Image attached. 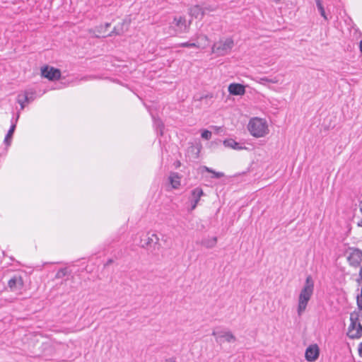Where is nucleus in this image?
<instances>
[{
  "mask_svg": "<svg viewBox=\"0 0 362 362\" xmlns=\"http://www.w3.org/2000/svg\"><path fill=\"white\" fill-rule=\"evenodd\" d=\"M141 247L146 248L153 255H157V252L160 250V244L159 243V238L155 233H148L144 239H141Z\"/></svg>",
  "mask_w": 362,
  "mask_h": 362,
  "instance_id": "20e7f679",
  "label": "nucleus"
},
{
  "mask_svg": "<svg viewBox=\"0 0 362 362\" xmlns=\"http://www.w3.org/2000/svg\"><path fill=\"white\" fill-rule=\"evenodd\" d=\"M174 23L177 27H178L181 30H187V28L189 26V24L191 22L189 23V24H187V21L185 17L180 16V17H175L174 18Z\"/></svg>",
  "mask_w": 362,
  "mask_h": 362,
  "instance_id": "2eb2a0df",
  "label": "nucleus"
},
{
  "mask_svg": "<svg viewBox=\"0 0 362 362\" xmlns=\"http://www.w3.org/2000/svg\"><path fill=\"white\" fill-rule=\"evenodd\" d=\"M202 170L207 172V173H212L213 175H212V178H216V179H218V178H221L222 177L224 176V174L223 173H221V172H216L214 171V170H212L211 168H209V167H206V166H203L202 167Z\"/></svg>",
  "mask_w": 362,
  "mask_h": 362,
  "instance_id": "aec40b11",
  "label": "nucleus"
},
{
  "mask_svg": "<svg viewBox=\"0 0 362 362\" xmlns=\"http://www.w3.org/2000/svg\"><path fill=\"white\" fill-rule=\"evenodd\" d=\"M359 49L361 52L362 53V40H361L359 42Z\"/></svg>",
  "mask_w": 362,
  "mask_h": 362,
  "instance_id": "f704fd0d",
  "label": "nucleus"
},
{
  "mask_svg": "<svg viewBox=\"0 0 362 362\" xmlns=\"http://www.w3.org/2000/svg\"><path fill=\"white\" fill-rule=\"evenodd\" d=\"M15 129H16V124H12L9 130L8 131V133L6 135V137L4 139V143L6 144V145L7 146H9L10 144H11V138L13 136V132L15 131Z\"/></svg>",
  "mask_w": 362,
  "mask_h": 362,
  "instance_id": "6ab92c4d",
  "label": "nucleus"
},
{
  "mask_svg": "<svg viewBox=\"0 0 362 362\" xmlns=\"http://www.w3.org/2000/svg\"><path fill=\"white\" fill-rule=\"evenodd\" d=\"M66 272H67V269L66 268L61 269H59L57 272V273L56 274V277L57 278H62V277L64 276L66 274Z\"/></svg>",
  "mask_w": 362,
  "mask_h": 362,
  "instance_id": "393cba45",
  "label": "nucleus"
},
{
  "mask_svg": "<svg viewBox=\"0 0 362 362\" xmlns=\"http://www.w3.org/2000/svg\"><path fill=\"white\" fill-rule=\"evenodd\" d=\"M175 165L176 168H179L180 166L181 163L179 160H177L175 163Z\"/></svg>",
  "mask_w": 362,
  "mask_h": 362,
  "instance_id": "473e14b6",
  "label": "nucleus"
},
{
  "mask_svg": "<svg viewBox=\"0 0 362 362\" xmlns=\"http://www.w3.org/2000/svg\"><path fill=\"white\" fill-rule=\"evenodd\" d=\"M314 291V282L311 276H308L305 284L298 296L297 313L301 316L306 310L308 303L311 298Z\"/></svg>",
  "mask_w": 362,
  "mask_h": 362,
  "instance_id": "f257e3e1",
  "label": "nucleus"
},
{
  "mask_svg": "<svg viewBox=\"0 0 362 362\" xmlns=\"http://www.w3.org/2000/svg\"><path fill=\"white\" fill-rule=\"evenodd\" d=\"M113 262V259H109L106 263L105 264V267H107L109 265H110Z\"/></svg>",
  "mask_w": 362,
  "mask_h": 362,
  "instance_id": "2f4dec72",
  "label": "nucleus"
},
{
  "mask_svg": "<svg viewBox=\"0 0 362 362\" xmlns=\"http://www.w3.org/2000/svg\"><path fill=\"white\" fill-rule=\"evenodd\" d=\"M248 130L257 138L265 136L269 132L267 122L260 118L252 119L248 124Z\"/></svg>",
  "mask_w": 362,
  "mask_h": 362,
  "instance_id": "f03ea898",
  "label": "nucleus"
},
{
  "mask_svg": "<svg viewBox=\"0 0 362 362\" xmlns=\"http://www.w3.org/2000/svg\"><path fill=\"white\" fill-rule=\"evenodd\" d=\"M42 76L49 80H56L60 77L61 73L59 69L46 66L41 70Z\"/></svg>",
  "mask_w": 362,
  "mask_h": 362,
  "instance_id": "6e6552de",
  "label": "nucleus"
},
{
  "mask_svg": "<svg viewBox=\"0 0 362 362\" xmlns=\"http://www.w3.org/2000/svg\"><path fill=\"white\" fill-rule=\"evenodd\" d=\"M202 8L204 15L208 12H213L217 9V6L213 5H208L206 4H204Z\"/></svg>",
  "mask_w": 362,
  "mask_h": 362,
  "instance_id": "5701e85b",
  "label": "nucleus"
},
{
  "mask_svg": "<svg viewBox=\"0 0 362 362\" xmlns=\"http://www.w3.org/2000/svg\"><path fill=\"white\" fill-rule=\"evenodd\" d=\"M202 245L205 247L207 249H211L214 247L217 244V238L216 237H212V238H203L200 243Z\"/></svg>",
  "mask_w": 362,
  "mask_h": 362,
  "instance_id": "dca6fc26",
  "label": "nucleus"
},
{
  "mask_svg": "<svg viewBox=\"0 0 362 362\" xmlns=\"http://www.w3.org/2000/svg\"><path fill=\"white\" fill-rule=\"evenodd\" d=\"M213 336H216V341L219 343H222L223 341L222 339H224V341L230 343V342H235L236 341V337L233 335V334L230 331H221V332H216L213 331L212 332Z\"/></svg>",
  "mask_w": 362,
  "mask_h": 362,
  "instance_id": "423d86ee",
  "label": "nucleus"
},
{
  "mask_svg": "<svg viewBox=\"0 0 362 362\" xmlns=\"http://www.w3.org/2000/svg\"><path fill=\"white\" fill-rule=\"evenodd\" d=\"M223 145L226 147L231 148L235 149V150L243 149V147L240 146V144L239 143L236 142L233 139H228L224 140Z\"/></svg>",
  "mask_w": 362,
  "mask_h": 362,
  "instance_id": "a211bd4d",
  "label": "nucleus"
},
{
  "mask_svg": "<svg viewBox=\"0 0 362 362\" xmlns=\"http://www.w3.org/2000/svg\"><path fill=\"white\" fill-rule=\"evenodd\" d=\"M358 206H359L360 211L362 214V200L359 202Z\"/></svg>",
  "mask_w": 362,
  "mask_h": 362,
  "instance_id": "72a5a7b5",
  "label": "nucleus"
},
{
  "mask_svg": "<svg viewBox=\"0 0 362 362\" xmlns=\"http://www.w3.org/2000/svg\"><path fill=\"white\" fill-rule=\"evenodd\" d=\"M347 259L351 266L354 267H358L362 261V251L358 249L352 250Z\"/></svg>",
  "mask_w": 362,
  "mask_h": 362,
  "instance_id": "0eeeda50",
  "label": "nucleus"
},
{
  "mask_svg": "<svg viewBox=\"0 0 362 362\" xmlns=\"http://www.w3.org/2000/svg\"><path fill=\"white\" fill-rule=\"evenodd\" d=\"M8 286L11 291H20L23 286L22 277L19 275H14L8 281Z\"/></svg>",
  "mask_w": 362,
  "mask_h": 362,
  "instance_id": "9d476101",
  "label": "nucleus"
},
{
  "mask_svg": "<svg viewBox=\"0 0 362 362\" xmlns=\"http://www.w3.org/2000/svg\"><path fill=\"white\" fill-rule=\"evenodd\" d=\"M350 321L347 336L351 339H359L362 336V325L358 322L357 315L351 313Z\"/></svg>",
  "mask_w": 362,
  "mask_h": 362,
  "instance_id": "39448f33",
  "label": "nucleus"
},
{
  "mask_svg": "<svg viewBox=\"0 0 362 362\" xmlns=\"http://www.w3.org/2000/svg\"><path fill=\"white\" fill-rule=\"evenodd\" d=\"M182 47H198V46L193 42H183L180 45Z\"/></svg>",
  "mask_w": 362,
  "mask_h": 362,
  "instance_id": "a878e982",
  "label": "nucleus"
},
{
  "mask_svg": "<svg viewBox=\"0 0 362 362\" xmlns=\"http://www.w3.org/2000/svg\"><path fill=\"white\" fill-rule=\"evenodd\" d=\"M18 103L21 105V109L25 107V103H30V101L33 100L32 96L29 97L28 93L25 92L23 94H19L18 95Z\"/></svg>",
  "mask_w": 362,
  "mask_h": 362,
  "instance_id": "f3484780",
  "label": "nucleus"
},
{
  "mask_svg": "<svg viewBox=\"0 0 362 362\" xmlns=\"http://www.w3.org/2000/svg\"><path fill=\"white\" fill-rule=\"evenodd\" d=\"M110 26V23H106L105 24V29L108 28Z\"/></svg>",
  "mask_w": 362,
  "mask_h": 362,
  "instance_id": "c9c22d12",
  "label": "nucleus"
},
{
  "mask_svg": "<svg viewBox=\"0 0 362 362\" xmlns=\"http://www.w3.org/2000/svg\"><path fill=\"white\" fill-rule=\"evenodd\" d=\"M359 276L362 279V267H361L360 271H359Z\"/></svg>",
  "mask_w": 362,
  "mask_h": 362,
  "instance_id": "e433bc0d",
  "label": "nucleus"
},
{
  "mask_svg": "<svg viewBox=\"0 0 362 362\" xmlns=\"http://www.w3.org/2000/svg\"><path fill=\"white\" fill-rule=\"evenodd\" d=\"M262 81H267V82H271V83H275L277 82L276 80H274V79H269L267 77H264V78H261Z\"/></svg>",
  "mask_w": 362,
  "mask_h": 362,
  "instance_id": "c85d7f7f",
  "label": "nucleus"
},
{
  "mask_svg": "<svg viewBox=\"0 0 362 362\" xmlns=\"http://www.w3.org/2000/svg\"><path fill=\"white\" fill-rule=\"evenodd\" d=\"M211 132L209 130H204L203 132L202 133V138L204 139H206V140H209L211 137Z\"/></svg>",
  "mask_w": 362,
  "mask_h": 362,
  "instance_id": "b1692460",
  "label": "nucleus"
},
{
  "mask_svg": "<svg viewBox=\"0 0 362 362\" xmlns=\"http://www.w3.org/2000/svg\"><path fill=\"white\" fill-rule=\"evenodd\" d=\"M319 356V348L316 344L310 345L305 351V358L308 361H315Z\"/></svg>",
  "mask_w": 362,
  "mask_h": 362,
  "instance_id": "9b49d317",
  "label": "nucleus"
},
{
  "mask_svg": "<svg viewBox=\"0 0 362 362\" xmlns=\"http://www.w3.org/2000/svg\"><path fill=\"white\" fill-rule=\"evenodd\" d=\"M122 34V31L118 30L116 27L113 28V30L111 31L110 34H108L109 36H112L113 35H119Z\"/></svg>",
  "mask_w": 362,
  "mask_h": 362,
  "instance_id": "bb28decb",
  "label": "nucleus"
},
{
  "mask_svg": "<svg viewBox=\"0 0 362 362\" xmlns=\"http://www.w3.org/2000/svg\"><path fill=\"white\" fill-rule=\"evenodd\" d=\"M100 29H101V30H102V29H103V26H100V28H98V33H100H100H101V30H100Z\"/></svg>",
  "mask_w": 362,
  "mask_h": 362,
  "instance_id": "4c0bfd02",
  "label": "nucleus"
},
{
  "mask_svg": "<svg viewBox=\"0 0 362 362\" xmlns=\"http://www.w3.org/2000/svg\"><path fill=\"white\" fill-rule=\"evenodd\" d=\"M357 305L360 310H362V297L361 298L359 297L357 298Z\"/></svg>",
  "mask_w": 362,
  "mask_h": 362,
  "instance_id": "cd10ccee",
  "label": "nucleus"
},
{
  "mask_svg": "<svg viewBox=\"0 0 362 362\" xmlns=\"http://www.w3.org/2000/svg\"><path fill=\"white\" fill-rule=\"evenodd\" d=\"M234 46V41L231 37L221 38L215 42L212 47V52L218 56L228 54Z\"/></svg>",
  "mask_w": 362,
  "mask_h": 362,
  "instance_id": "7ed1b4c3",
  "label": "nucleus"
},
{
  "mask_svg": "<svg viewBox=\"0 0 362 362\" xmlns=\"http://www.w3.org/2000/svg\"><path fill=\"white\" fill-rule=\"evenodd\" d=\"M89 33L92 34L93 35L95 36L96 37H100V35L95 33V30H89Z\"/></svg>",
  "mask_w": 362,
  "mask_h": 362,
  "instance_id": "7c9ffc66",
  "label": "nucleus"
},
{
  "mask_svg": "<svg viewBox=\"0 0 362 362\" xmlns=\"http://www.w3.org/2000/svg\"><path fill=\"white\" fill-rule=\"evenodd\" d=\"M189 14L195 18H202L204 16L203 8L199 5H194L189 8Z\"/></svg>",
  "mask_w": 362,
  "mask_h": 362,
  "instance_id": "4468645a",
  "label": "nucleus"
},
{
  "mask_svg": "<svg viewBox=\"0 0 362 362\" xmlns=\"http://www.w3.org/2000/svg\"><path fill=\"white\" fill-rule=\"evenodd\" d=\"M180 180L181 176L177 173L171 172L170 173L168 180L173 189H178L180 187Z\"/></svg>",
  "mask_w": 362,
  "mask_h": 362,
  "instance_id": "ddd939ff",
  "label": "nucleus"
},
{
  "mask_svg": "<svg viewBox=\"0 0 362 362\" xmlns=\"http://www.w3.org/2000/svg\"><path fill=\"white\" fill-rule=\"evenodd\" d=\"M204 195L203 189L200 187H196L191 191V210L195 209L200 198Z\"/></svg>",
  "mask_w": 362,
  "mask_h": 362,
  "instance_id": "1a4fd4ad",
  "label": "nucleus"
},
{
  "mask_svg": "<svg viewBox=\"0 0 362 362\" xmlns=\"http://www.w3.org/2000/svg\"><path fill=\"white\" fill-rule=\"evenodd\" d=\"M358 226L362 227V220L358 223Z\"/></svg>",
  "mask_w": 362,
  "mask_h": 362,
  "instance_id": "58836bf2",
  "label": "nucleus"
},
{
  "mask_svg": "<svg viewBox=\"0 0 362 362\" xmlns=\"http://www.w3.org/2000/svg\"><path fill=\"white\" fill-rule=\"evenodd\" d=\"M228 92L233 95H243L245 93V87L240 83H231L228 86Z\"/></svg>",
  "mask_w": 362,
  "mask_h": 362,
  "instance_id": "f8f14e48",
  "label": "nucleus"
},
{
  "mask_svg": "<svg viewBox=\"0 0 362 362\" xmlns=\"http://www.w3.org/2000/svg\"><path fill=\"white\" fill-rule=\"evenodd\" d=\"M315 3H316V6H317V8L321 15V16L325 20V21H327L328 20V18L326 15V13H325V8L322 5V3L321 1V0H315Z\"/></svg>",
  "mask_w": 362,
  "mask_h": 362,
  "instance_id": "412c9836",
  "label": "nucleus"
},
{
  "mask_svg": "<svg viewBox=\"0 0 362 362\" xmlns=\"http://www.w3.org/2000/svg\"><path fill=\"white\" fill-rule=\"evenodd\" d=\"M358 352L359 356L362 358V342L358 344Z\"/></svg>",
  "mask_w": 362,
  "mask_h": 362,
  "instance_id": "c756f323",
  "label": "nucleus"
},
{
  "mask_svg": "<svg viewBox=\"0 0 362 362\" xmlns=\"http://www.w3.org/2000/svg\"><path fill=\"white\" fill-rule=\"evenodd\" d=\"M154 124L156 126L157 131L159 132L160 135L163 134L164 124L160 119L154 118Z\"/></svg>",
  "mask_w": 362,
  "mask_h": 362,
  "instance_id": "4be33fe9",
  "label": "nucleus"
}]
</instances>
